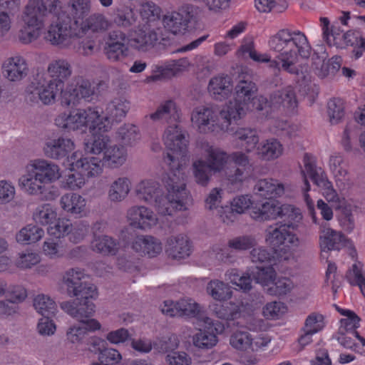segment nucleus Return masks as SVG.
Listing matches in <instances>:
<instances>
[{"label":"nucleus","instance_id":"obj_1","mask_svg":"<svg viewBox=\"0 0 365 365\" xmlns=\"http://www.w3.org/2000/svg\"><path fill=\"white\" fill-rule=\"evenodd\" d=\"M164 141L169 150L164 157L169 170L163 177L168 194L162 195L155 206L160 215H173L177 211L186 210L188 200L184 173L179 162L180 157H183L187 152V140L179 125H175L165 130Z\"/></svg>","mask_w":365,"mask_h":365},{"label":"nucleus","instance_id":"obj_2","mask_svg":"<svg viewBox=\"0 0 365 365\" xmlns=\"http://www.w3.org/2000/svg\"><path fill=\"white\" fill-rule=\"evenodd\" d=\"M268 45L271 51L278 53L277 58L280 61L270 59L269 61L275 76L279 75L281 69L295 76L303 75L295 65L298 56L308 58L312 52V47L304 33L288 29H281L270 37Z\"/></svg>","mask_w":365,"mask_h":365},{"label":"nucleus","instance_id":"obj_3","mask_svg":"<svg viewBox=\"0 0 365 365\" xmlns=\"http://www.w3.org/2000/svg\"><path fill=\"white\" fill-rule=\"evenodd\" d=\"M61 177L58 166L46 160L36 159L26 167V173L19 179V185L30 195L42 193L44 185Z\"/></svg>","mask_w":365,"mask_h":365},{"label":"nucleus","instance_id":"obj_4","mask_svg":"<svg viewBox=\"0 0 365 365\" xmlns=\"http://www.w3.org/2000/svg\"><path fill=\"white\" fill-rule=\"evenodd\" d=\"M47 21H52V23L45 34V39L53 46L68 48L82 36L81 28L73 25L68 18L63 16L61 10Z\"/></svg>","mask_w":365,"mask_h":365},{"label":"nucleus","instance_id":"obj_5","mask_svg":"<svg viewBox=\"0 0 365 365\" xmlns=\"http://www.w3.org/2000/svg\"><path fill=\"white\" fill-rule=\"evenodd\" d=\"M26 98L32 103L41 101L45 105L53 103L56 96L64 93L61 82L56 83L48 78L47 74L37 73L31 83L26 88Z\"/></svg>","mask_w":365,"mask_h":365},{"label":"nucleus","instance_id":"obj_6","mask_svg":"<svg viewBox=\"0 0 365 365\" xmlns=\"http://www.w3.org/2000/svg\"><path fill=\"white\" fill-rule=\"evenodd\" d=\"M102 120L99 112L96 108L78 109L67 115L63 113L55 119V124L67 131L81 130L88 128L96 129L95 125Z\"/></svg>","mask_w":365,"mask_h":365},{"label":"nucleus","instance_id":"obj_7","mask_svg":"<svg viewBox=\"0 0 365 365\" xmlns=\"http://www.w3.org/2000/svg\"><path fill=\"white\" fill-rule=\"evenodd\" d=\"M289 230L286 225H281L269 226L265 230V241L277 255H282V252L285 253L287 248L299 245L297 234Z\"/></svg>","mask_w":365,"mask_h":365},{"label":"nucleus","instance_id":"obj_8","mask_svg":"<svg viewBox=\"0 0 365 365\" xmlns=\"http://www.w3.org/2000/svg\"><path fill=\"white\" fill-rule=\"evenodd\" d=\"M86 274L80 268H71L63 276V282L66 288V293L70 297L96 294V287L88 282Z\"/></svg>","mask_w":365,"mask_h":365},{"label":"nucleus","instance_id":"obj_9","mask_svg":"<svg viewBox=\"0 0 365 365\" xmlns=\"http://www.w3.org/2000/svg\"><path fill=\"white\" fill-rule=\"evenodd\" d=\"M98 297V291L92 296H74L76 299L63 302L61 308L73 318L79 322H86L84 319L91 317L95 312L96 306L91 301Z\"/></svg>","mask_w":365,"mask_h":365},{"label":"nucleus","instance_id":"obj_10","mask_svg":"<svg viewBox=\"0 0 365 365\" xmlns=\"http://www.w3.org/2000/svg\"><path fill=\"white\" fill-rule=\"evenodd\" d=\"M202 321L205 324L204 329H199L197 332L191 335V331L187 329L184 331V340L186 339V342H189V338L192 337V342H200L201 341L207 340L210 342H216L218 341L217 335L221 334L224 330V325L217 322H214L213 320L207 317H202ZM180 339L175 334H172L169 338V342H179Z\"/></svg>","mask_w":365,"mask_h":365},{"label":"nucleus","instance_id":"obj_11","mask_svg":"<svg viewBox=\"0 0 365 365\" xmlns=\"http://www.w3.org/2000/svg\"><path fill=\"white\" fill-rule=\"evenodd\" d=\"M60 4H57V8L54 11H51L49 14L43 12L45 16L39 12H35L33 16L38 19V22L28 23L25 21L26 15V7L22 15V20L26 26L19 31L18 34L19 40L23 43H29L37 39L39 36V31L43 27L45 22L48 19L55 16L60 11Z\"/></svg>","mask_w":365,"mask_h":365},{"label":"nucleus","instance_id":"obj_12","mask_svg":"<svg viewBox=\"0 0 365 365\" xmlns=\"http://www.w3.org/2000/svg\"><path fill=\"white\" fill-rule=\"evenodd\" d=\"M94 127L96 129L90 130L91 136L84 142V148L88 153L99 155L103 153L109 146L110 138L106 133L110 126L102 119Z\"/></svg>","mask_w":365,"mask_h":365},{"label":"nucleus","instance_id":"obj_13","mask_svg":"<svg viewBox=\"0 0 365 365\" xmlns=\"http://www.w3.org/2000/svg\"><path fill=\"white\" fill-rule=\"evenodd\" d=\"M75 148L74 143L63 137L48 139L45 143L43 150L46 157L53 160H66L69 163V155Z\"/></svg>","mask_w":365,"mask_h":365},{"label":"nucleus","instance_id":"obj_14","mask_svg":"<svg viewBox=\"0 0 365 365\" xmlns=\"http://www.w3.org/2000/svg\"><path fill=\"white\" fill-rule=\"evenodd\" d=\"M80 153H73L69 158V166L71 170H78L79 173L87 178L98 175L102 172V163L99 158H82Z\"/></svg>","mask_w":365,"mask_h":365},{"label":"nucleus","instance_id":"obj_15","mask_svg":"<svg viewBox=\"0 0 365 365\" xmlns=\"http://www.w3.org/2000/svg\"><path fill=\"white\" fill-rule=\"evenodd\" d=\"M95 95L94 87L91 82L81 78L77 81L75 87H68L62 93V103L68 106L75 105L81 98L90 101Z\"/></svg>","mask_w":365,"mask_h":365},{"label":"nucleus","instance_id":"obj_16","mask_svg":"<svg viewBox=\"0 0 365 365\" xmlns=\"http://www.w3.org/2000/svg\"><path fill=\"white\" fill-rule=\"evenodd\" d=\"M61 7V6L60 5ZM91 0H68L65 12L61 10V14L68 18L73 25L80 27L84 19L91 11Z\"/></svg>","mask_w":365,"mask_h":365},{"label":"nucleus","instance_id":"obj_17","mask_svg":"<svg viewBox=\"0 0 365 365\" xmlns=\"http://www.w3.org/2000/svg\"><path fill=\"white\" fill-rule=\"evenodd\" d=\"M158 40V34L155 30L145 28L135 31L129 38L128 43L131 48L145 52L153 48Z\"/></svg>","mask_w":365,"mask_h":365},{"label":"nucleus","instance_id":"obj_18","mask_svg":"<svg viewBox=\"0 0 365 365\" xmlns=\"http://www.w3.org/2000/svg\"><path fill=\"white\" fill-rule=\"evenodd\" d=\"M130 225L141 230L150 228L155 222L153 212L144 206H133L127 212Z\"/></svg>","mask_w":365,"mask_h":365},{"label":"nucleus","instance_id":"obj_19","mask_svg":"<svg viewBox=\"0 0 365 365\" xmlns=\"http://www.w3.org/2000/svg\"><path fill=\"white\" fill-rule=\"evenodd\" d=\"M216 114L212 108L199 106L195 108L191 115V120L200 132L207 133L213 131L215 125Z\"/></svg>","mask_w":365,"mask_h":365},{"label":"nucleus","instance_id":"obj_20","mask_svg":"<svg viewBox=\"0 0 365 365\" xmlns=\"http://www.w3.org/2000/svg\"><path fill=\"white\" fill-rule=\"evenodd\" d=\"M166 252L173 259H180L190 256V242L184 235L171 236L167 240Z\"/></svg>","mask_w":365,"mask_h":365},{"label":"nucleus","instance_id":"obj_21","mask_svg":"<svg viewBox=\"0 0 365 365\" xmlns=\"http://www.w3.org/2000/svg\"><path fill=\"white\" fill-rule=\"evenodd\" d=\"M130 103L123 97L115 98L112 100L106 108V116L103 122L110 124L120 122L126 115L130 108Z\"/></svg>","mask_w":365,"mask_h":365},{"label":"nucleus","instance_id":"obj_22","mask_svg":"<svg viewBox=\"0 0 365 365\" xmlns=\"http://www.w3.org/2000/svg\"><path fill=\"white\" fill-rule=\"evenodd\" d=\"M256 195L260 197L272 199L281 196L284 192V185L273 178L258 180L254 187Z\"/></svg>","mask_w":365,"mask_h":365},{"label":"nucleus","instance_id":"obj_23","mask_svg":"<svg viewBox=\"0 0 365 365\" xmlns=\"http://www.w3.org/2000/svg\"><path fill=\"white\" fill-rule=\"evenodd\" d=\"M137 252H141L149 257H155L162 252V245L159 240L150 235L138 236L132 244Z\"/></svg>","mask_w":365,"mask_h":365},{"label":"nucleus","instance_id":"obj_24","mask_svg":"<svg viewBox=\"0 0 365 365\" xmlns=\"http://www.w3.org/2000/svg\"><path fill=\"white\" fill-rule=\"evenodd\" d=\"M3 73L11 81L21 80L27 75V65L25 60L19 56L8 58L3 65Z\"/></svg>","mask_w":365,"mask_h":365},{"label":"nucleus","instance_id":"obj_25","mask_svg":"<svg viewBox=\"0 0 365 365\" xmlns=\"http://www.w3.org/2000/svg\"><path fill=\"white\" fill-rule=\"evenodd\" d=\"M206 153L205 159L203 160L207 163L214 173L222 172L228 160V155L220 148L207 144L205 147Z\"/></svg>","mask_w":365,"mask_h":365},{"label":"nucleus","instance_id":"obj_26","mask_svg":"<svg viewBox=\"0 0 365 365\" xmlns=\"http://www.w3.org/2000/svg\"><path fill=\"white\" fill-rule=\"evenodd\" d=\"M57 4H60V0H29L26 7V15L25 21L28 23L38 22V19L34 18L35 12H39L43 14V12L49 14L51 11H54L57 8Z\"/></svg>","mask_w":365,"mask_h":365},{"label":"nucleus","instance_id":"obj_27","mask_svg":"<svg viewBox=\"0 0 365 365\" xmlns=\"http://www.w3.org/2000/svg\"><path fill=\"white\" fill-rule=\"evenodd\" d=\"M48 78L53 80L56 83L61 82L64 88V82L72 73V68L70 63L65 59H57L51 61L48 66Z\"/></svg>","mask_w":365,"mask_h":365},{"label":"nucleus","instance_id":"obj_28","mask_svg":"<svg viewBox=\"0 0 365 365\" xmlns=\"http://www.w3.org/2000/svg\"><path fill=\"white\" fill-rule=\"evenodd\" d=\"M207 89L210 95L216 100L225 99L232 90L231 78L228 76L214 77L210 79Z\"/></svg>","mask_w":365,"mask_h":365},{"label":"nucleus","instance_id":"obj_29","mask_svg":"<svg viewBox=\"0 0 365 365\" xmlns=\"http://www.w3.org/2000/svg\"><path fill=\"white\" fill-rule=\"evenodd\" d=\"M138 19L137 14L130 6L119 5L113 9V21L119 28L127 29L133 27Z\"/></svg>","mask_w":365,"mask_h":365},{"label":"nucleus","instance_id":"obj_30","mask_svg":"<svg viewBox=\"0 0 365 365\" xmlns=\"http://www.w3.org/2000/svg\"><path fill=\"white\" fill-rule=\"evenodd\" d=\"M280 205L275 200L267 201L258 207H253L250 215L252 219L259 222L274 220L279 217Z\"/></svg>","mask_w":365,"mask_h":365},{"label":"nucleus","instance_id":"obj_31","mask_svg":"<svg viewBox=\"0 0 365 365\" xmlns=\"http://www.w3.org/2000/svg\"><path fill=\"white\" fill-rule=\"evenodd\" d=\"M271 103L273 108H279L282 106L288 112H294L298 105L295 93L291 88L273 92L271 94Z\"/></svg>","mask_w":365,"mask_h":365},{"label":"nucleus","instance_id":"obj_32","mask_svg":"<svg viewBox=\"0 0 365 365\" xmlns=\"http://www.w3.org/2000/svg\"><path fill=\"white\" fill-rule=\"evenodd\" d=\"M118 242L113 237L94 233L93 240L91 242V247L94 252L103 256H114L118 252Z\"/></svg>","mask_w":365,"mask_h":365},{"label":"nucleus","instance_id":"obj_33","mask_svg":"<svg viewBox=\"0 0 365 365\" xmlns=\"http://www.w3.org/2000/svg\"><path fill=\"white\" fill-rule=\"evenodd\" d=\"M135 192L139 199L154 205L163 195L159 183L153 180L142 181L137 185Z\"/></svg>","mask_w":365,"mask_h":365},{"label":"nucleus","instance_id":"obj_34","mask_svg":"<svg viewBox=\"0 0 365 365\" xmlns=\"http://www.w3.org/2000/svg\"><path fill=\"white\" fill-rule=\"evenodd\" d=\"M324 327V317L320 314H311L305 320L304 326L302 329L304 333L298 339V342L312 341L314 340V334L320 331Z\"/></svg>","mask_w":365,"mask_h":365},{"label":"nucleus","instance_id":"obj_35","mask_svg":"<svg viewBox=\"0 0 365 365\" xmlns=\"http://www.w3.org/2000/svg\"><path fill=\"white\" fill-rule=\"evenodd\" d=\"M252 205V201L247 195H240L235 197L231 202V207L224 210L220 217L224 223L234 222L236 214H242Z\"/></svg>","mask_w":365,"mask_h":365},{"label":"nucleus","instance_id":"obj_36","mask_svg":"<svg viewBox=\"0 0 365 365\" xmlns=\"http://www.w3.org/2000/svg\"><path fill=\"white\" fill-rule=\"evenodd\" d=\"M279 218L282 220V225H286L289 229L294 230H299L302 224V215L299 209L291 205H281L279 213Z\"/></svg>","mask_w":365,"mask_h":365},{"label":"nucleus","instance_id":"obj_37","mask_svg":"<svg viewBox=\"0 0 365 365\" xmlns=\"http://www.w3.org/2000/svg\"><path fill=\"white\" fill-rule=\"evenodd\" d=\"M257 91L258 88L255 82L243 78L235 87V99L249 106L251 100L257 95Z\"/></svg>","mask_w":365,"mask_h":365},{"label":"nucleus","instance_id":"obj_38","mask_svg":"<svg viewBox=\"0 0 365 365\" xmlns=\"http://www.w3.org/2000/svg\"><path fill=\"white\" fill-rule=\"evenodd\" d=\"M127 153L124 147L116 145H109L100 158L102 165L115 168L121 166L126 160Z\"/></svg>","mask_w":365,"mask_h":365},{"label":"nucleus","instance_id":"obj_39","mask_svg":"<svg viewBox=\"0 0 365 365\" xmlns=\"http://www.w3.org/2000/svg\"><path fill=\"white\" fill-rule=\"evenodd\" d=\"M80 322L81 326H73L67 331V339L70 342L83 340L88 331H94L101 328V324L94 319H86V322Z\"/></svg>","mask_w":365,"mask_h":365},{"label":"nucleus","instance_id":"obj_40","mask_svg":"<svg viewBox=\"0 0 365 365\" xmlns=\"http://www.w3.org/2000/svg\"><path fill=\"white\" fill-rule=\"evenodd\" d=\"M320 247L322 251L337 250H339L345 245V237L341 233L332 229L327 228L323 230L320 236Z\"/></svg>","mask_w":365,"mask_h":365},{"label":"nucleus","instance_id":"obj_41","mask_svg":"<svg viewBox=\"0 0 365 365\" xmlns=\"http://www.w3.org/2000/svg\"><path fill=\"white\" fill-rule=\"evenodd\" d=\"M304 163L306 173L315 185L319 187L330 186L331 182L328 180L325 172L321 168L316 166L315 163L311 160V156L307 153L304 156Z\"/></svg>","mask_w":365,"mask_h":365},{"label":"nucleus","instance_id":"obj_42","mask_svg":"<svg viewBox=\"0 0 365 365\" xmlns=\"http://www.w3.org/2000/svg\"><path fill=\"white\" fill-rule=\"evenodd\" d=\"M248 110L249 106L235 99L233 101H230L220 112V118L228 124H231L232 120L236 121L245 116Z\"/></svg>","mask_w":365,"mask_h":365},{"label":"nucleus","instance_id":"obj_43","mask_svg":"<svg viewBox=\"0 0 365 365\" xmlns=\"http://www.w3.org/2000/svg\"><path fill=\"white\" fill-rule=\"evenodd\" d=\"M191 66V63L187 58H181L177 60L170 61L168 65L163 68L159 74L153 76V81H158L163 78H168L177 75L178 73L186 70Z\"/></svg>","mask_w":365,"mask_h":365},{"label":"nucleus","instance_id":"obj_44","mask_svg":"<svg viewBox=\"0 0 365 365\" xmlns=\"http://www.w3.org/2000/svg\"><path fill=\"white\" fill-rule=\"evenodd\" d=\"M149 118L155 122H168L169 120L176 121L179 118V114L175 103L171 100L165 101L154 113L150 114Z\"/></svg>","mask_w":365,"mask_h":365},{"label":"nucleus","instance_id":"obj_45","mask_svg":"<svg viewBox=\"0 0 365 365\" xmlns=\"http://www.w3.org/2000/svg\"><path fill=\"white\" fill-rule=\"evenodd\" d=\"M110 24L106 16L99 13H94L86 19L80 27L82 30V36L86 31L91 30L93 32L104 31L108 29Z\"/></svg>","mask_w":365,"mask_h":365},{"label":"nucleus","instance_id":"obj_46","mask_svg":"<svg viewBox=\"0 0 365 365\" xmlns=\"http://www.w3.org/2000/svg\"><path fill=\"white\" fill-rule=\"evenodd\" d=\"M130 189V182L127 178H119L110 185L108 197L112 202H120L125 198Z\"/></svg>","mask_w":365,"mask_h":365},{"label":"nucleus","instance_id":"obj_47","mask_svg":"<svg viewBox=\"0 0 365 365\" xmlns=\"http://www.w3.org/2000/svg\"><path fill=\"white\" fill-rule=\"evenodd\" d=\"M89 349L94 351L99 350L98 362L93 363L92 365H110L117 364L121 359V355L119 351L115 349L105 348L101 350L99 345L101 344H89Z\"/></svg>","mask_w":365,"mask_h":365},{"label":"nucleus","instance_id":"obj_48","mask_svg":"<svg viewBox=\"0 0 365 365\" xmlns=\"http://www.w3.org/2000/svg\"><path fill=\"white\" fill-rule=\"evenodd\" d=\"M192 170L195 181L201 186L206 187L210 180L214 171L205 163L203 160H197L192 163Z\"/></svg>","mask_w":365,"mask_h":365},{"label":"nucleus","instance_id":"obj_49","mask_svg":"<svg viewBox=\"0 0 365 365\" xmlns=\"http://www.w3.org/2000/svg\"><path fill=\"white\" fill-rule=\"evenodd\" d=\"M257 155L264 160H271L278 158L282 152L280 143L276 139L267 140L262 143L257 148Z\"/></svg>","mask_w":365,"mask_h":365},{"label":"nucleus","instance_id":"obj_50","mask_svg":"<svg viewBox=\"0 0 365 365\" xmlns=\"http://www.w3.org/2000/svg\"><path fill=\"white\" fill-rule=\"evenodd\" d=\"M44 231L34 225H28L22 228L16 235L18 242L31 244L38 241L43 237Z\"/></svg>","mask_w":365,"mask_h":365},{"label":"nucleus","instance_id":"obj_51","mask_svg":"<svg viewBox=\"0 0 365 365\" xmlns=\"http://www.w3.org/2000/svg\"><path fill=\"white\" fill-rule=\"evenodd\" d=\"M61 207L72 214H80L85 206L84 199L76 193L66 194L60 200Z\"/></svg>","mask_w":365,"mask_h":365},{"label":"nucleus","instance_id":"obj_52","mask_svg":"<svg viewBox=\"0 0 365 365\" xmlns=\"http://www.w3.org/2000/svg\"><path fill=\"white\" fill-rule=\"evenodd\" d=\"M282 257V255H277L273 250L269 251L262 247H253L250 252L251 260L255 263H267L269 265H272Z\"/></svg>","mask_w":365,"mask_h":365},{"label":"nucleus","instance_id":"obj_53","mask_svg":"<svg viewBox=\"0 0 365 365\" xmlns=\"http://www.w3.org/2000/svg\"><path fill=\"white\" fill-rule=\"evenodd\" d=\"M35 309L43 317L51 318L56 311L55 302L43 294L36 296L34 299Z\"/></svg>","mask_w":365,"mask_h":365},{"label":"nucleus","instance_id":"obj_54","mask_svg":"<svg viewBox=\"0 0 365 365\" xmlns=\"http://www.w3.org/2000/svg\"><path fill=\"white\" fill-rule=\"evenodd\" d=\"M343 38L346 46L354 47L352 52L355 58L361 57L365 51V38L362 37L360 33L356 31L346 32Z\"/></svg>","mask_w":365,"mask_h":365},{"label":"nucleus","instance_id":"obj_55","mask_svg":"<svg viewBox=\"0 0 365 365\" xmlns=\"http://www.w3.org/2000/svg\"><path fill=\"white\" fill-rule=\"evenodd\" d=\"M207 293L215 299L223 301L232 297L230 287L219 280L210 281L207 286Z\"/></svg>","mask_w":365,"mask_h":365},{"label":"nucleus","instance_id":"obj_56","mask_svg":"<svg viewBox=\"0 0 365 365\" xmlns=\"http://www.w3.org/2000/svg\"><path fill=\"white\" fill-rule=\"evenodd\" d=\"M254 280L262 286L272 283L276 277V272L272 265L256 267L252 271Z\"/></svg>","mask_w":365,"mask_h":365},{"label":"nucleus","instance_id":"obj_57","mask_svg":"<svg viewBox=\"0 0 365 365\" xmlns=\"http://www.w3.org/2000/svg\"><path fill=\"white\" fill-rule=\"evenodd\" d=\"M235 136L237 139L245 142L242 144L247 153L251 152L259 142V136L256 130L241 128L235 131Z\"/></svg>","mask_w":365,"mask_h":365},{"label":"nucleus","instance_id":"obj_58","mask_svg":"<svg viewBox=\"0 0 365 365\" xmlns=\"http://www.w3.org/2000/svg\"><path fill=\"white\" fill-rule=\"evenodd\" d=\"M117 138L123 144L132 145L140 139L137 127L133 124H124L116 132Z\"/></svg>","mask_w":365,"mask_h":365},{"label":"nucleus","instance_id":"obj_59","mask_svg":"<svg viewBox=\"0 0 365 365\" xmlns=\"http://www.w3.org/2000/svg\"><path fill=\"white\" fill-rule=\"evenodd\" d=\"M175 306L178 317H196L200 314V305L192 299H181Z\"/></svg>","mask_w":365,"mask_h":365},{"label":"nucleus","instance_id":"obj_60","mask_svg":"<svg viewBox=\"0 0 365 365\" xmlns=\"http://www.w3.org/2000/svg\"><path fill=\"white\" fill-rule=\"evenodd\" d=\"M257 245L255 237L252 235H240L228 240L229 248L237 252L245 251L255 247Z\"/></svg>","mask_w":365,"mask_h":365},{"label":"nucleus","instance_id":"obj_61","mask_svg":"<svg viewBox=\"0 0 365 365\" xmlns=\"http://www.w3.org/2000/svg\"><path fill=\"white\" fill-rule=\"evenodd\" d=\"M216 316L226 321H233L240 317L241 311L238 305L227 302L215 308Z\"/></svg>","mask_w":365,"mask_h":365},{"label":"nucleus","instance_id":"obj_62","mask_svg":"<svg viewBox=\"0 0 365 365\" xmlns=\"http://www.w3.org/2000/svg\"><path fill=\"white\" fill-rule=\"evenodd\" d=\"M234 349L237 350V360L242 365L255 364L258 360L255 355L250 353V350H254V344H230Z\"/></svg>","mask_w":365,"mask_h":365},{"label":"nucleus","instance_id":"obj_63","mask_svg":"<svg viewBox=\"0 0 365 365\" xmlns=\"http://www.w3.org/2000/svg\"><path fill=\"white\" fill-rule=\"evenodd\" d=\"M163 21L165 28L173 34H182L187 28L176 11L165 15Z\"/></svg>","mask_w":365,"mask_h":365},{"label":"nucleus","instance_id":"obj_64","mask_svg":"<svg viewBox=\"0 0 365 365\" xmlns=\"http://www.w3.org/2000/svg\"><path fill=\"white\" fill-rule=\"evenodd\" d=\"M71 225L68 220L58 219L54 221L53 225L47 228L49 235L56 239L63 237L71 232Z\"/></svg>","mask_w":365,"mask_h":365}]
</instances>
